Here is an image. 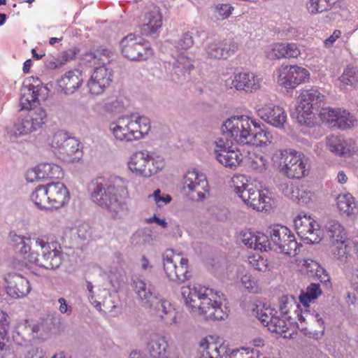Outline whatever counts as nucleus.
Listing matches in <instances>:
<instances>
[{
    "label": "nucleus",
    "mask_w": 358,
    "mask_h": 358,
    "mask_svg": "<svg viewBox=\"0 0 358 358\" xmlns=\"http://www.w3.org/2000/svg\"><path fill=\"white\" fill-rule=\"evenodd\" d=\"M127 183L120 176L98 177L89 182L87 190L95 204L121 217L129 212L128 204L120 194L127 189Z\"/></svg>",
    "instance_id": "nucleus-1"
},
{
    "label": "nucleus",
    "mask_w": 358,
    "mask_h": 358,
    "mask_svg": "<svg viewBox=\"0 0 358 358\" xmlns=\"http://www.w3.org/2000/svg\"><path fill=\"white\" fill-rule=\"evenodd\" d=\"M38 84L24 85L21 88L20 103L24 110L11 127L6 128L8 134L18 137L40 129L47 119L45 110L38 102Z\"/></svg>",
    "instance_id": "nucleus-2"
},
{
    "label": "nucleus",
    "mask_w": 358,
    "mask_h": 358,
    "mask_svg": "<svg viewBox=\"0 0 358 358\" xmlns=\"http://www.w3.org/2000/svg\"><path fill=\"white\" fill-rule=\"evenodd\" d=\"M10 238L15 249L29 263L45 269H55L62 264L63 253L60 248L57 249V243L11 234Z\"/></svg>",
    "instance_id": "nucleus-3"
},
{
    "label": "nucleus",
    "mask_w": 358,
    "mask_h": 358,
    "mask_svg": "<svg viewBox=\"0 0 358 358\" xmlns=\"http://www.w3.org/2000/svg\"><path fill=\"white\" fill-rule=\"evenodd\" d=\"M181 295L189 310L206 320H220L228 315L212 289L200 285H189L181 287Z\"/></svg>",
    "instance_id": "nucleus-4"
},
{
    "label": "nucleus",
    "mask_w": 358,
    "mask_h": 358,
    "mask_svg": "<svg viewBox=\"0 0 358 358\" xmlns=\"http://www.w3.org/2000/svg\"><path fill=\"white\" fill-rule=\"evenodd\" d=\"M134 292L142 307L153 308L156 314L167 324L176 322V313L171 303L157 295L154 285L149 280L136 278L133 280Z\"/></svg>",
    "instance_id": "nucleus-5"
},
{
    "label": "nucleus",
    "mask_w": 358,
    "mask_h": 358,
    "mask_svg": "<svg viewBox=\"0 0 358 358\" xmlns=\"http://www.w3.org/2000/svg\"><path fill=\"white\" fill-rule=\"evenodd\" d=\"M324 96L317 89L303 90L298 99L294 115L301 125L310 127L314 125L315 111L324 105Z\"/></svg>",
    "instance_id": "nucleus-6"
},
{
    "label": "nucleus",
    "mask_w": 358,
    "mask_h": 358,
    "mask_svg": "<svg viewBox=\"0 0 358 358\" xmlns=\"http://www.w3.org/2000/svg\"><path fill=\"white\" fill-rule=\"evenodd\" d=\"M252 350L243 347L231 349L224 343L217 345L210 343L208 338H204L199 343L196 358H253Z\"/></svg>",
    "instance_id": "nucleus-7"
},
{
    "label": "nucleus",
    "mask_w": 358,
    "mask_h": 358,
    "mask_svg": "<svg viewBox=\"0 0 358 358\" xmlns=\"http://www.w3.org/2000/svg\"><path fill=\"white\" fill-rule=\"evenodd\" d=\"M164 270L169 279L182 283L192 277L187 258L175 254L171 249L166 250L162 255Z\"/></svg>",
    "instance_id": "nucleus-8"
},
{
    "label": "nucleus",
    "mask_w": 358,
    "mask_h": 358,
    "mask_svg": "<svg viewBox=\"0 0 358 358\" xmlns=\"http://www.w3.org/2000/svg\"><path fill=\"white\" fill-rule=\"evenodd\" d=\"M252 126L255 129L257 124L253 120L248 116L238 115L227 119L221 127L222 135H227L238 144L247 145L248 143Z\"/></svg>",
    "instance_id": "nucleus-9"
},
{
    "label": "nucleus",
    "mask_w": 358,
    "mask_h": 358,
    "mask_svg": "<svg viewBox=\"0 0 358 358\" xmlns=\"http://www.w3.org/2000/svg\"><path fill=\"white\" fill-rule=\"evenodd\" d=\"M281 171L290 178H301L308 174L309 159L303 154L285 150L280 153Z\"/></svg>",
    "instance_id": "nucleus-10"
},
{
    "label": "nucleus",
    "mask_w": 358,
    "mask_h": 358,
    "mask_svg": "<svg viewBox=\"0 0 358 358\" xmlns=\"http://www.w3.org/2000/svg\"><path fill=\"white\" fill-rule=\"evenodd\" d=\"M120 46L122 55L131 61L145 60L152 55V50L148 43L134 34H129L122 38Z\"/></svg>",
    "instance_id": "nucleus-11"
},
{
    "label": "nucleus",
    "mask_w": 358,
    "mask_h": 358,
    "mask_svg": "<svg viewBox=\"0 0 358 358\" xmlns=\"http://www.w3.org/2000/svg\"><path fill=\"white\" fill-rule=\"evenodd\" d=\"M269 235L273 248L278 250L280 252L287 255H296L298 243L294 235L290 230L282 225H275L270 228Z\"/></svg>",
    "instance_id": "nucleus-12"
},
{
    "label": "nucleus",
    "mask_w": 358,
    "mask_h": 358,
    "mask_svg": "<svg viewBox=\"0 0 358 358\" xmlns=\"http://www.w3.org/2000/svg\"><path fill=\"white\" fill-rule=\"evenodd\" d=\"M308 76V71L305 68L282 65L278 69V83L287 90H293L305 82Z\"/></svg>",
    "instance_id": "nucleus-13"
},
{
    "label": "nucleus",
    "mask_w": 358,
    "mask_h": 358,
    "mask_svg": "<svg viewBox=\"0 0 358 358\" xmlns=\"http://www.w3.org/2000/svg\"><path fill=\"white\" fill-rule=\"evenodd\" d=\"M52 146L60 159L70 161L78 151L79 143L74 137H71L66 132L59 130L52 137Z\"/></svg>",
    "instance_id": "nucleus-14"
},
{
    "label": "nucleus",
    "mask_w": 358,
    "mask_h": 358,
    "mask_svg": "<svg viewBox=\"0 0 358 358\" xmlns=\"http://www.w3.org/2000/svg\"><path fill=\"white\" fill-rule=\"evenodd\" d=\"M113 71L106 66H96L87 83L89 93L93 96L102 94L110 85Z\"/></svg>",
    "instance_id": "nucleus-15"
},
{
    "label": "nucleus",
    "mask_w": 358,
    "mask_h": 358,
    "mask_svg": "<svg viewBox=\"0 0 358 358\" xmlns=\"http://www.w3.org/2000/svg\"><path fill=\"white\" fill-rule=\"evenodd\" d=\"M248 187L239 196L247 206L257 211H268L272 208L274 201L270 196L257 189L253 184Z\"/></svg>",
    "instance_id": "nucleus-16"
},
{
    "label": "nucleus",
    "mask_w": 358,
    "mask_h": 358,
    "mask_svg": "<svg viewBox=\"0 0 358 358\" xmlns=\"http://www.w3.org/2000/svg\"><path fill=\"white\" fill-rule=\"evenodd\" d=\"M132 116H121L110 124L109 130L114 139L122 143L136 140Z\"/></svg>",
    "instance_id": "nucleus-17"
},
{
    "label": "nucleus",
    "mask_w": 358,
    "mask_h": 358,
    "mask_svg": "<svg viewBox=\"0 0 358 358\" xmlns=\"http://www.w3.org/2000/svg\"><path fill=\"white\" fill-rule=\"evenodd\" d=\"M297 234L308 243H319V225L310 216L299 215L294 221Z\"/></svg>",
    "instance_id": "nucleus-18"
},
{
    "label": "nucleus",
    "mask_w": 358,
    "mask_h": 358,
    "mask_svg": "<svg viewBox=\"0 0 358 358\" xmlns=\"http://www.w3.org/2000/svg\"><path fill=\"white\" fill-rule=\"evenodd\" d=\"M184 188L192 192L193 199L202 201L208 194L209 185L206 176L197 171L188 172L184 177Z\"/></svg>",
    "instance_id": "nucleus-19"
},
{
    "label": "nucleus",
    "mask_w": 358,
    "mask_h": 358,
    "mask_svg": "<svg viewBox=\"0 0 358 358\" xmlns=\"http://www.w3.org/2000/svg\"><path fill=\"white\" fill-rule=\"evenodd\" d=\"M225 85L229 89L252 92L260 87V81L252 73L240 72L234 73L229 78L226 80Z\"/></svg>",
    "instance_id": "nucleus-20"
},
{
    "label": "nucleus",
    "mask_w": 358,
    "mask_h": 358,
    "mask_svg": "<svg viewBox=\"0 0 358 358\" xmlns=\"http://www.w3.org/2000/svg\"><path fill=\"white\" fill-rule=\"evenodd\" d=\"M47 189L50 209H59L69 203L70 194L64 183L58 181L49 182Z\"/></svg>",
    "instance_id": "nucleus-21"
},
{
    "label": "nucleus",
    "mask_w": 358,
    "mask_h": 358,
    "mask_svg": "<svg viewBox=\"0 0 358 358\" xmlns=\"http://www.w3.org/2000/svg\"><path fill=\"white\" fill-rule=\"evenodd\" d=\"M238 49V45L234 41H213L208 43L205 52L208 58L226 59L234 55Z\"/></svg>",
    "instance_id": "nucleus-22"
},
{
    "label": "nucleus",
    "mask_w": 358,
    "mask_h": 358,
    "mask_svg": "<svg viewBox=\"0 0 358 358\" xmlns=\"http://www.w3.org/2000/svg\"><path fill=\"white\" fill-rule=\"evenodd\" d=\"M82 71L75 69L66 72L57 80L59 90L66 95H71L79 90L83 82Z\"/></svg>",
    "instance_id": "nucleus-23"
},
{
    "label": "nucleus",
    "mask_w": 358,
    "mask_h": 358,
    "mask_svg": "<svg viewBox=\"0 0 358 358\" xmlns=\"http://www.w3.org/2000/svg\"><path fill=\"white\" fill-rule=\"evenodd\" d=\"M8 314L0 310V358H14L13 342L8 336Z\"/></svg>",
    "instance_id": "nucleus-24"
},
{
    "label": "nucleus",
    "mask_w": 358,
    "mask_h": 358,
    "mask_svg": "<svg viewBox=\"0 0 358 358\" xmlns=\"http://www.w3.org/2000/svg\"><path fill=\"white\" fill-rule=\"evenodd\" d=\"M258 115L268 124L282 128L287 120L285 110L278 106H265L258 110Z\"/></svg>",
    "instance_id": "nucleus-25"
},
{
    "label": "nucleus",
    "mask_w": 358,
    "mask_h": 358,
    "mask_svg": "<svg viewBox=\"0 0 358 358\" xmlns=\"http://www.w3.org/2000/svg\"><path fill=\"white\" fill-rule=\"evenodd\" d=\"M31 287L27 278L17 273L8 276L7 293L12 298L24 297L29 293Z\"/></svg>",
    "instance_id": "nucleus-26"
},
{
    "label": "nucleus",
    "mask_w": 358,
    "mask_h": 358,
    "mask_svg": "<svg viewBox=\"0 0 358 358\" xmlns=\"http://www.w3.org/2000/svg\"><path fill=\"white\" fill-rule=\"evenodd\" d=\"M299 55L300 50L296 43H275L267 52V57L270 59L296 58Z\"/></svg>",
    "instance_id": "nucleus-27"
},
{
    "label": "nucleus",
    "mask_w": 358,
    "mask_h": 358,
    "mask_svg": "<svg viewBox=\"0 0 358 358\" xmlns=\"http://www.w3.org/2000/svg\"><path fill=\"white\" fill-rule=\"evenodd\" d=\"M162 24V16L159 8L154 7L152 10L147 12L144 17V23L141 27L143 35L155 34Z\"/></svg>",
    "instance_id": "nucleus-28"
},
{
    "label": "nucleus",
    "mask_w": 358,
    "mask_h": 358,
    "mask_svg": "<svg viewBox=\"0 0 358 358\" xmlns=\"http://www.w3.org/2000/svg\"><path fill=\"white\" fill-rule=\"evenodd\" d=\"M327 146L331 152L344 157L350 156L353 152L352 142L338 136L327 137Z\"/></svg>",
    "instance_id": "nucleus-29"
},
{
    "label": "nucleus",
    "mask_w": 358,
    "mask_h": 358,
    "mask_svg": "<svg viewBox=\"0 0 358 358\" xmlns=\"http://www.w3.org/2000/svg\"><path fill=\"white\" fill-rule=\"evenodd\" d=\"M324 235L330 243L348 238V232L345 227L336 220H329L324 228Z\"/></svg>",
    "instance_id": "nucleus-30"
},
{
    "label": "nucleus",
    "mask_w": 358,
    "mask_h": 358,
    "mask_svg": "<svg viewBox=\"0 0 358 358\" xmlns=\"http://www.w3.org/2000/svg\"><path fill=\"white\" fill-rule=\"evenodd\" d=\"M110 51L106 48H99L94 51L85 52L83 56V60L90 66H106L109 62Z\"/></svg>",
    "instance_id": "nucleus-31"
},
{
    "label": "nucleus",
    "mask_w": 358,
    "mask_h": 358,
    "mask_svg": "<svg viewBox=\"0 0 358 358\" xmlns=\"http://www.w3.org/2000/svg\"><path fill=\"white\" fill-rule=\"evenodd\" d=\"M340 87L346 90H351L358 86V68L348 65L338 78Z\"/></svg>",
    "instance_id": "nucleus-32"
},
{
    "label": "nucleus",
    "mask_w": 358,
    "mask_h": 358,
    "mask_svg": "<svg viewBox=\"0 0 358 358\" xmlns=\"http://www.w3.org/2000/svg\"><path fill=\"white\" fill-rule=\"evenodd\" d=\"M331 252L341 262H347L352 249V240L345 238L330 243Z\"/></svg>",
    "instance_id": "nucleus-33"
},
{
    "label": "nucleus",
    "mask_w": 358,
    "mask_h": 358,
    "mask_svg": "<svg viewBox=\"0 0 358 358\" xmlns=\"http://www.w3.org/2000/svg\"><path fill=\"white\" fill-rule=\"evenodd\" d=\"M328 13L324 16L323 20L326 23L339 20L343 17V13L346 10L344 0H325Z\"/></svg>",
    "instance_id": "nucleus-34"
},
{
    "label": "nucleus",
    "mask_w": 358,
    "mask_h": 358,
    "mask_svg": "<svg viewBox=\"0 0 358 358\" xmlns=\"http://www.w3.org/2000/svg\"><path fill=\"white\" fill-rule=\"evenodd\" d=\"M148 157V151H140L134 153L129 162V169L136 176L144 177L146 159Z\"/></svg>",
    "instance_id": "nucleus-35"
},
{
    "label": "nucleus",
    "mask_w": 358,
    "mask_h": 358,
    "mask_svg": "<svg viewBox=\"0 0 358 358\" xmlns=\"http://www.w3.org/2000/svg\"><path fill=\"white\" fill-rule=\"evenodd\" d=\"M216 159L224 166L236 169L242 162V155L239 150H228L217 154Z\"/></svg>",
    "instance_id": "nucleus-36"
},
{
    "label": "nucleus",
    "mask_w": 358,
    "mask_h": 358,
    "mask_svg": "<svg viewBox=\"0 0 358 358\" xmlns=\"http://www.w3.org/2000/svg\"><path fill=\"white\" fill-rule=\"evenodd\" d=\"M167 342L164 337H157L148 343L145 351L150 358H167Z\"/></svg>",
    "instance_id": "nucleus-37"
},
{
    "label": "nucleus",
    "mask_w": 358,
    "mask_h": 358,
    "mask_svg": "<svg viewBox=\"0 0 358 358\" xmlns=\"http://www.w3.org/2000/svg\"><path fill=\"white\" fill-rule=\"evenodd\" d=\"M255 129V131L252 130L247 145L266 147L272 143L273 136L267 129L260 127L258 129L257 127Z\"/></svg>",
    "instance_id": "nucleus-38"
},
{
    "label": "nucleus",
    "mask_w": 358,
    "mask_h": 358,
    "mask_svg": "<svg viewBox=\"0 0 358 358\" xmlns=\"http://www.w3.org/2000/svg\"><path fill=\"white\" fill-rule=\"evenodd\" d=\"M31 200L40 209H50L47 185H38L30 195Z\"/></svg>",
    "instance_id": "nucleus-39"
},
{
    "label": "nucleus",
    "mask_w": 358,
    "mask_h": 358,
    "mask_svg": "<svg viewBox=\"0 0 358 358\" xmlns=\"http://www.w3.org/2000/svg\"><path fill=\"white\" fill-rule=\"evenodd\" d=\"M39 172V180L60 178L63 176L61 167L51 163H44L38 165Z\"/></svg>",
    "instance_id": "nucleus-40"
},
{
    "label": "nucleus",
    "mask_w": 358,
    "mask_h": 358,
    "mask_svg": "<svg viewBox=\"0 0 358 358\" xmlns=\"http://www.w3.org/2000/svg\"><path fill=\"white\" fill-rule=\"evenodd\" d=\"M336 200L337 208L340 213L348 216L355 213L356 205L350 194H339Z\"/></svg>",
    "instance_id": "nucleus-41"
},
{
    "label": "nucleus",
    "mask_w": 358,
    "mask_h": 358,
    "mask_svg": "<svg viewBox=\"0 0 358 358\" xmlns=\"http://www.w3.org/2000/svg\"><path fill=\"white\" fill-rule=\"evenodd\" d=\"M248 166L251 171L262 173L267 169L268 161L264 156L253 153L248 157Z\"/></svg>",
    "instance_id": "nucleus-42"
},
{
    "label": "nucleus",
    "mask_w": 358,
    "mask_h": 358,
    "mask_svg": "<svg viewBox=\"0 0 358 358\" xmlns=\"http://www.w3.org/2000/svg\"><path fill=\"white\" fill-rule=\"evenodd\" d=\"M194 68L193 60L184 54H181L173 63L174 73L179 76H184L185 73Z\"/></svg>",
    "instance_id": "nucleus-43"
},
{
    "label": "nucleus",
    "mask_w": 358,
    "mask_h": 358,
    "mask_svg": "<svg viewBox=\"0 0 358 358\" xmlns=\"http://www.w3.org/2000/svg\"><path fill=\"white\" fill-rule=\"evenodd\" d=\"M356 118L346 110H338L333 127H337L341 130L350 129L354 126Z\"/></svg>",
    "instance_id": "nucleus-44"
},
{
    "label": "nucleus",
    "mask_w": 358,
    "mask_h": 358,
    "mask_svg": "<svg viewBox=\"0 0 358 358\" xmlns=\"http://www.w3.org/2000/svg\"><path fill=\"white\" fill-rule=\"evenodd\" d=\"M133 117V123L136 124L134 126L136 140L141 139L144 135L147 134L150 129V121L145 116H135L131 115Z\"/></svg>",
    "instance_id": "nucleus-45"
},
{
    "label": "nucleus",
    "mask_w": 358,
    "mask_h": 358,
    "mask_svg": "<svg viewBox=\"0 0 358 358\" xmlns=\"http://www.w3.org/2000/svg\"><path fill=\"white\" fill-rule=\"evenodd\" d=\"M298 307L296 299L292 295H283L279 299V310L282 317L286 320H290L288 314L291 310Z\"/></svg>",
    "instance_id": "nucleus-46"
},
{
    "label": "nucleus",
    "mask_w": 358,
    "mask_h": 358,
    "mask_svg": "<svg viewBox=\"0 0 358 358\" xmlns=\"http://www.w3.org/2000/svg\"><path fill=\"white\" fill-rule=\"evenodd\" d=\"M145 165L144 178H149L162 170L164 166V160L159 157L156 158L153 157L148 152V157L146 159Z\"/></svg>",
    "instance_id": "nucleus-47"
},
{
    "label": "nucleus",
    "mask_w": 358,
    "mask_h": 358,
    "mask_svg": "<svg viewBox=\"0 0 358 358\" xmlns=\"http://www.w3.org/2000/svg\"><path fill=\"white\" fill-rule=\"evenodd\" d=\"M322 294V290L318 284L311 283L308 286L306 292H301L299 296L300 302L305 306H308V303L317 299Z\"/></svg>",
    "instance_id": "nucleus-48"
},
{
    "label": "nucleus",
    "mask_w": 358,
    "mask_h": 358,
    "mask_svg": "<svg viewBox=\"0 0 358 358\" xmlns=\"http://www.w3.org/2000/svg\"><path fill=\"white\" fill-rule=\"evenodd\" d=\"M253 313L264 325L268 327L270 323H271V320H273L275 313H277V311L274 309L265 308L264 307L257 306L256 308L253 309Z\"/></svg>",
    "instance_id": "nucleus-49"
},
{
    "label": "nucleus",
    "mask_w": 358,
    "mask_h": 358,
    "mask_svg": "<svg viewBox=\"0 0 358 358\" xmlns=\"http://www.w3.org/2000/svg\"><path fill=\"white\" fill-rule=\"evenodd\" d=\"M315 115L317 114L319 116L323 123L328 124L330 127H333L338 110L333 109L329 107L324 108L323 105H322V107L318 108V111H315Z\"/></svg>",
    "instance_id": "nucleus-50"
},
{
    "label": "nucleus",
    "mask_w": 358,
    "mask_h": 358,
    "mask_svg": "<svg viewBox=\"0 0 358 358\" xmlns=\"http://www.w3.org/2000/svg\"><path fill=\"white\" fill-rule=\"evenodd\" d=\"M232 186L236 194L239 196L245 189H248L252 183L248 182V180L245 175L235 174L231 178Z\"/></svg>",
    "instance_id": "nucleus-51"
},
{
    "label": "nucleus",
    "mask_w": 358,
    "mask_h": 358,
    "mask_svg": "<svg viewBox=\"0 0 358 358\" xmlns=\"http://www.w3.org/2000/svg\"><path fill=\"white\" fill-rule=\"evenodd\" d=\"M307 9L309 13L317 14L325 13H328V9L325 0H308L307 3Z\"/></svg>",
    "instance_id": "nucleus-52"
},
{
    "label": "nucleus",
    "mask_w": 358,
    "mask_h": 358,
    "mask_svg": "<svg viewBox=\"0 0 358 358\" xmlns=\"http://www.w3.org/2000/svg\"><path fill=\"white\" fill-rule=\"evenodd\" d=\"M233 141L234 140L232 138H230L229 136H227V135H222V137L217 138L214 142V152L215 156L218 153L229 150Z\"/></svg>",
    "instance_id": "nucleus-53"
},
{
    "label": "nucleus",
    "mask_w": 358,
    "mask_h": 358,
    "mask_svg": "<svg viewBox=\"0 0 358 358\" xmlns=\"http://www.w3.org/2000/svg\"><path fill=\"white\" fill-rule=\"evenodd\" d=\"M268 329L271 332L282 334L286 333L289 328L285 319H281L278 316L275 315Z\"/></svg>",
    "instance_id": "nucleus-54"
},
{
    "label": "nucleus",
    "mask_w": 358,
    "mask_h": 358,
    "mask_svg": "<svg viewBox=\"0 0 358 358\" xmlns=\"http://www.w3.org/2000/svg\"><path fill=\"white\" fill-rule=\"evenodd\" d=\"M254 245V250H259L261 251H267L273 248V245L271 239L268 236L262 233H257V241Z\"/></svg>",
    "instance_id": "nucleus-55"
},
{
    "label": "nucleus",
    "mask_w": 358,
    "mask_h": 358,
    "mask_svg": "<svg viewBox=\"0 0 358 358\" xmlns=\"http://www.w3.org/2000/svg\"><path fill=\"white\" fill-rule=\"evenodd\" d=\"M249 262L251 266L257 271L265 272L270 269L268 260L262 256H258L257 257L255 256L250 257Z\"/></svg>",
    "instance_id": "nucleus-56"
},
{
    "label": "nucleus",
    "mask_w": 358,
    "mask_h": 358,
    "mask_svg": "<svg viewBox=\"0 0 358 358\" xmlns=\"http://www.w3.org/2000/svg\"><path fill=\"white\" fill-rule=\"evenodd\" d=\"M315 317L320 326V331H315L314 332L308 331V329L306 327H301L300 329L303 333V334L306 336H308L309 338H313L315 339H317L319 338V335L322 336L324 333V322L323 319L320 317V315L318 313L315 314Z\"/></svg>",
    "instance_id": "nucleus-57"
},
{
    "label": "nucleus",
    "mask_w": 358,
    "mask_h": 358,
    "mask_svg": "<svg viewBox=\"0 0 358 358\" xmlns=\"http://www.w3.org/2000/svg\"><path fill=\"white\" fill-rule=\"evenodd\" d=\"M299 186L292 182H282L280 185L282 192L289 199L294 200L299 196Z\"/></svg>",
    "instance_id": "nucleus-58"
},
{
    "label": "nucleus",
    "mask_w": 358,
    "mask_h": 358,
    "mask_svg": "<svg viewBox=\"0 0 358 358\" xmlns=\"http://www.w3.org/2000/svg\"><path fill=\"white\" fill-rule=\"evenodd\" d=\"M104 292L108 294V297H104L102 301H99L97 299H94L93 301H91V303L96 307L97 309H101V306L104 308L105 311L112 312L113 309L115 308V305L114 302L111 299L110 295L108 292L104 290Z\"/></svg>",
    "instance_id": "nucleus-59"
},
{
    "label": "nucleus",
    "mask_w": 358,
    "mask_h": 358,
    "mask_svg": "<svg viewBox=\"0 0 358 358\" xmlns=\"http://www.w3.org/2000/svg\"><path fill=\"white\" fill-rule=\"evenodd\" d=\"M194 44L192 33L187 31L182 33L179 38L176 48L181 50H187L190 48Z\"/></svg>",
    "instance_id": "nucleus-60"
},
{
    "label": "nucleus",
    "mask_w": 358,
    "mask_h": 358,
    "mask_svg": "<svg viewBox=\"0 0 358 358\" xmlns=\"http://www.w3.org/2000/svg\"><path fill=\"white\" fill-rule=\"evenodd\" d=\"M241 282L242 285L251 293H257L258 287L256 282L250 274L246 273L241 277Z\"/></svg>",
    "instance_id": "nucleus-61"
},
{
    "label": "nucleus",
    "mask_w": 358,
    "mask_h": 358,
    "mask_svg": "<svg viewBox=\"0 0 358 358\" xmlns=\"http://www.w3.org/2000/svg\"><path fill=\"white\" fill-rule=\"evenodd\" d=\"M240 239L241 242L250 248H253L257 241V233L250 231H243L240 234Z\"/></svg>",
    "instance_id": "nucleus-62"
},
{
    "label": "nucleus",
    "mask_w": 358,
    "mask_h": 358,
    "mask_svg": "<svg viewBox=\"0 0 358 358\" xmlns=\"http://www.w3.org/2000/svg\"><path fill=\"white\" fill-rule=\"evenodd\" d=\"M234 7L229 3H220L215 8V11L220 17L221 20L228 18L231 14Z\"/></svg>",
    "instance_id": "nucleus-63"
},
{
    "label": "nucleus",
    "mask_w": 358,
    "mask_h": 358,
    "mask_svg": "<svg viewBox=\"0 0 358 358\" xmlns=\"http://www.w3.org/2000/svg\"><path fill=\"white\" fill-rule=\"evenodd\" d=\"M24 358H45V354L41 348L31 346L27 351Z\"/></svg>",
    "instance_id": "nucleus-64"
}]
</instances>
